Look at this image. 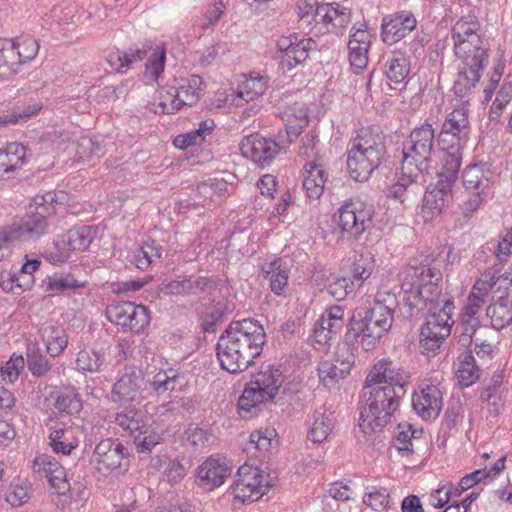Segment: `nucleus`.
Returning <instances> with one entry per match:
<instances>
[{
	"instance_id": "nucleus-1",
	"label": "nucleus",
	"mask_w": 512,
	"mask_h": 512,
	"mask_svg": "<svg viewBox=\"0 0 512 512\" xmlns=\"http://www.w3.org/2000/svg\"><path fill=\"white\" fill-rule=\"evenodd\" d=\"M265 342L266 333L259 321H232L216 345L220 367L231 374L245 371L261 355Z\"/></svg>"
},
{
	"instance_id": "nucleus-2",
	"label": "nucleus",
	"mask_w": 512,
	"mask_h": 512,
	"mask_svg": "<svg viewBox=\"0 0 512 512\" xmlns=\"http://www.w3.org/2000/svg\"><path fill=\"white\" fill-rule=\"evenodd\" d=\"M399 299L409 318L418 316L427 305L435 307L442 295V273L429 256L413 259L399 273Z\"/></svg>"
},
{
	"instance_id": "nucleus-3",
	"label": "nucleus",
	"mask_w": 512,
	"mask_h": 512,
	"mask_svg": "<svg viewBox=\"0 0 512 512\" xmlns=\"http://www.w3.org/2000/svg\"><path fill=\"white\" fill-rule=\"evenodd\" d=\"M287 141L276 142L258 133L245 136L240 142L243 156L261 167L270 165L279 152L290 145L309 123L308 111L303 106L288 107L282 112Z\"/></svg>"
},
{
	"instance_id": "nucleus-4",
	"label": "nucleus",
	"mask_w": 512,
	"mask_h": 512,
	"mask_svg": "<svg viewBox=\"0 0 512 512\" xmlns=\"http://www.w3.org/2000/svg\"><path fill=\"white\" fill-rule=\"evenodd\" d=\"M387 154L386 135L379 127H362L349 142L347 169L357 182L367 181Z\"/></svg>"
},
{
	"instance_id": "nucleus-5",
	"label": "nucleus",
	"mask_w": 512,
	"mask_h": 512,
	"mask_svg": "<svg viewBox=\"0 0 512 512\" xmlns=\"http://www.w3.org/2000/svg\"><path fill=\"white\" fill-rule=\"evenodd\" d=\"M406 391L387 389L380 386L364 384L362 397L364 405L360 411V427L364 432L381 430L392 422L398 412Z\"/></svg>"
},
{
	"instance_id": "nucleus-6",
	"label": "nucleus",
	"mask_w": 512,
	"mask_h": 512,
	"mask_svg": "<svg viewBox=\"0 0 512 512\" xmlns=\"http://www.w3.org/2000/svg\"><path fill=\"white\" fill-rule=\"evenodd\" d=\"M284 382L280 366L265 365L255 373L238 400V413L243 419L256 416L263 406L272 402Z\"/></svg>"
},
{
	"instance_id": "nucleus-7",
	"label": "nucleus",
	"mask_w": 512,
	"mask_h": 512,
	"mask_svg": "<svg viewBox=\"0 0 512 512\" xmlns=\"http://www.w3.org/2000/svg\"><path fill=\"white\" fill-rule=\"evenodd\" d=\"M470 132L468 110L464 105L454 108L445 116L436 138L440 150L444 153L443 162L450 166H461L463 150Z\"/></svg>"
},
{
	"instance_id": "nucleus-8",
	"label": "nucleus",
	"mask_w": 512,
	"mask_h": 512,
	"mask_svg": "<svg viewBox=\"0 0 512 512\" xmlns=\"http://www.w3.org/2000/svg\"><path fill=\"white\" fill-rule=\"evenodd\" d=\"M324 0H298V16L308 24L314 23L317 33H333L341 36L351 22L349 8Z\"/></svg>"
},
{
	"instance_id": "nucleus-9",
	"label": "nucleus",
	"mask_w": 512,
	"mask_h": 512,
	"mask_svg": "<svg viewBox=\"0 0 512 512\" xmlns=\"http://www.w3.org/2000/svg\"><path fill=\"white\" fill-rule=\"evenodd\" d=\"M435 130L426 120L416 126L402 144V164L405 169L428 171L434 153Z\"/></svg>"
},
{
	"instance_id": "nucleus-10",
	"label": "nucleus",
	"mask_w": 512,
	"mask_h": 512,
	"mask_svg": "<svg viewBox=\"0 0 512 512\" xmlns=\"http://www.w3.org/2000/svg\"><path fill=\"white\" fill-rule=\"evenodd\" d=\"M319 138L315 131L307 132L302 138L298 149V155L301 157H312L313 161L305 164V176L303 179V188L308 198L317 200L324 192V187L328 181V172L323 167L318 157Z\"/></svg>"
},
{
	"instance_id": "nucleus-11",
	"label": "nucleus",
	"mask_w": 512,
	"mask_h": 512,
	"mask_svg": "<svg viewBox=\"0 0 512 512\" xmlns=\"http://www.w3.org/2000/svg\"><path fill=\"white\" fill-rule=\"evenodd\" d=\"M367 313L364 307H357L349 318L344 336L348 345L364 351L373 350L387 333L377 321L369 318Z\"/></svg>"
},
{
	"instance_id": "nucleus-12",
	"label": "nucleus",
	"mask_w": 512,
	"mask_h": 512,
	"mask_svg": "<svg viewBox=\"0 0 512 512\" xmlns=\"http://www.w3.org/2000/svg\"><path fill=\"white\" fill-rule=\"evenodd\" d=\"M269 476L260 468L247 463L240 466L235 475L231 492L234 499L242 503L259 500L271 487Z\"/></svg>"
},
{
	"instance_id": "nucleus-13",
	"label": "nucleus",
	"mask_w": 512,
	"mask_h": 512,
	"mask_svg": "<svg viewBox=\"0 0 512 512\" xmlns=\"http://www.w3.org/2000/svg\"><path fill=\"white\" fill-rule=\"evenodd\" d=\"M373 214L371 205L359 198H352L338 208L334 218L343 234L358 239L370 227Z\"/></svg>"
},
{
	"instance_id": "nucleus-14",
	"label": "nucleus",
	"mask_w": 512,
	"mask_h": 512,
	"mask_svg": "<svg viewBox=\"0 0 512 512\" xmlns=\"http://www.w3.org/2000/svg\"><path fill=\"white\" fill-rule=\"evenodd\" d=\"M147 57L145 64L146 77L151 81H157L164 71L166 62V49L162 46L153 47L151 42H145L141 47H129L116 55L119 62L118 70L131 68Z\"/></svg>"
},
{
	"instance_id": "nucleus-15",
	"label": "nucleus",
	"mask_w": 512,
	"mask_h": 512,
	"mask_svg": "<svg viewBox=\"0 0 512 512\" xmlns=\"http://www.w3.org/2000/svg\"><path fill=\"white\" fill-rule=\"evenodd\" d=\"M174 85H169L165 92L170 100L160 101L154 109L155 113L173 114L184 106L196 103L203 91V80L199 75H191L188 78L174 80Z\"/></svg>"
},
{
	"instance_id": "nucleus-16",
	"label": "nucleus",
	"mask_w": 512,
	"mask_h": 512,
	"mask_svg": "<svg viewBox=\"0 0 512 512\" xmlns=\"http://www.w3.org/2000/svg\"><path fill=\"white\" fill-rule=\"evenodd\" d=\"M459 165L450 166L443 162L441 170L438 172V181L430 190H427L423 199L422 211L431 218L441 214L452 199V188L458 179L460 170Z\"/></svg>"
},
{
	"instance_id": "nucleus-17",
	"label": "nucleus",
	"mask_w": 512,
	"mask_h": 512,
	"mask_svg": "<svg viewBox=\"0 0 512 512\" xmlns=\"http://www.w3.org/2000/svg\"><path fill=\"white\" fill-rule=\"evenodd\" d=\"M352 345L344 342L339 345L333 354L319 362L317 367L320 382L326 388H335L341 380H344L351 372L355 364V355Z\"/></svg>"
},
{
	"instance_id": "nucleus-18",
	"label": "nucleus",
	"mask_w": 512,
	"mask_h": 512,
	"mask_svg": "<svg viewBox=\"0 0 512 512\" xmlns=\"http://www.w3.org/2000/svg\"><path fill=\"white\" fill-rule=\"evenodd\" d=\"M105 314L111 323L120 326L124 332L134 334L143 332L150 322L147 308L129 301L108 305Z\"/></svg>"
},
{
	"instance_id": "nucleus-19",
	"label": "nucleus",
	"mask_w": 512,
	"mask_h": 512,
	"mask_svg": "<svg viewBox=\"0 0 512 512\" xmlns=\"http://www.w3.org/2000/svg\"><path fill=\"white\" fill-rule=\"evenodd\" d=\"M110 398L115 403L146 399L147 387L143 371L135 366H126L114 383Z\"/></svg>"
},
{
	"instance_id": "nucleus-20",
	"label": "nucleus",
	"mask_w": 512,
	"mask_h": 512,
	"mask_svg": "<svg viewBox=\"0 0 512 512\" xmlns=\"http://www.w3.org/2000/svg\"><path fill=\"white\" fill-rule=\"evenodd\" d=\"M410 374L398 362L390 359L378 360L366 376L364 384L407 392Z\"/></svg>"
},
{
	"instance_id": "nucleus-21",
	"label": "nucleus",
	"mask_w": 512,
	"mask_h": 512,
	"mask_svg": "<svg viewBox=\"0 0 512 512\" xmlns=\"http://www.w3.org/2000/svg\"><path fill=\"white\" fill-rule=\"evenodd\" d=\"M314 45L315 42L311 38L299 40L295 33L280 37L276 42V58L279 60V69L283 73H287L303 63Z\"/></svg>"
},
{
	"instance_id": "nucleus-22",
	"label": "nucleus",
	"mask_w": 512,
	"mask_h": 512,
	"mask_svg": "<svg viewBox=\"0 0 512 512\" xmlns=\"http://www.w3.org/2000/svg\"><path fill=\"white\" fill-rule=\"evenodd\" d=\"M48 216L29 209L25 217L15 220L12 224L1 229L0 239H15L30 241L38 239L47 232Z\"/></svg>"
},
{
	"instance_id": "nucleus-23",
	"label": "nucleus",
	"mask_w": 512,
	"mask_h": 512,
	"mask_svg": "<svg viewBox=\"0 0 512 512\" xmlns=\"http://www.w3.org/2000/svg\"><path fill=\"white\" fill-rule=\"evenodd\" d=\"M39 48L38 41L31 36H20L8 41L3 46L2 58L9 74H16L23 63L33 60Z\"/></svg>"
},
{
	"instance_id": "nucleus-24",
	"label": "nucleus",
	"mask_w": 512,
	"mask_h": 512,
	"mask_svg": "<svg viewBox=\"0 0 512 512\" xmlns=\"http://www.w3.org/2000/svg\"><path fill=\"white\" fill-rule=\"evenodd\" d=\"M128 455V449L117 438H104L94 448L91 462L104 474L121 466Z\"/></svg>"
},
{
	"instance_id": "nucleus-25",
	"label": "nucleus",
	"mask_w": 512,
	"mask_h": 512,
	"mask_svg": "<svg viewBox=\"0 0 512 512\" xmlns=\"http://www.w3.org/2000/svg\"><path fill=\"white\" fill-rule=\"evenodd\" d=\"M216 289V281L205 276L178 277L165 284L167 295L182 298H202Z\"/></svg>"
},
{
	"instance_id": "nucleus-26",
	"label": "nucleus",
	"mask_w": 512,
	"mask_h": 512,
	"mask_svg": "<svg viewBox=\"0 0 512 512\" xmlns=\"http://www.w3.org/2000/svg\"><path fill=\"white\" fill-rule=\"evenodd\" d=\"M425 309L428 315L421 329L426 330L428 335H439L440 338H447L451 333L453 324L452 315L455 309L453 300L443 298L437 301L435 307L427 305Z\"/></svg>"
},
{
	"instance_id": "nucleus-27",
	"label": "nucleus",
	"mask_w": 512,
	"mask_h": 512,
	"mask_svg": "<svg viewBox=\"0 0 512 512\" xmlns=\"http://www.w3.org/2000/svg\"><path fill=\"white\" fill-rule=\"evenodd\" d=\"M417 26L414 14L408 10H402L382 19L381 38L388 45L395 44L409 35Z\"/></svg>"
},
{
	"instance_id": "nucleus-28",
	"label": "nucleus",
	"mask_w": 512,
	"mask_h": 512,
	"mask_svg": "<svg viewBox=\"0 0 512 512\" xmlns=\"http://www.w3.org/2000/svg\"><path fill=\"white\" fill-rule=\"evenodd\" d=\"M424 172V170H418V168L405 169L404 164H402L401 174L397 182L389 186L387 196L399 200L401 203L416 198L423 191Z\"/></svg>"
},
{
	"instance_id": "nucleus-29",
	"label": "nucleus",
	"mask_w": 512,
	"mask_h": 512,
	"mask_svg": "<svg viewBox=\"0 0 512 512\" xmlns=\"http://www.w3.org/2000/svg\"><path fill=\"white\" fill-rule=\"evenodd\" d=\"M442 393L435 385H427L412 397L414 411L423 420H435L442 409Z\"/></svg>"
},
{
	"instance_id": "nucleus-30",
	"label": "nucleus",
	"mask_w": 512,
	"mask_h": 512,
	"mask_svg": "<svg viewBox=\"0 0 512 512\" xmlns=\"http://www.w3.org/2000/svg\"><path fill=\"white\" fill-rule=\"evenodd\" d=\"M345 325L344 309L335 305L326 309L314 324V338L319 344H326L339 334Z\"/></svg>"
},
{
	"instance_id": "nucleus-31",
	"label": "nucleus",
	"mask_w": 512,
	"mask_h": 512,
	"mask_svg": "<svg viewBox=\"0 0 512 512\" xmlns=\"http://www.w3.org/2000/svg\"><path fill=\"white\" fill-rule=\"evenodd\" d=\"M455 56L468 68L485 69L488 64V47L484 41H462L454 44Z\"/></svg>"
},
{
	"instance_id": "nucleus-32",
	"label": "nucleus",
	"mask_w": 512,
	"mask_h": 512,
	"mask_svg": "<svg viewBox=\"0 0 512 512\" xmlns=\"http://www.w3.org/2000/svg\"><path fill=\"white\" fill-rule=\"evenodd\" d=\"M181 373L174 368L154 370L145 377L147 396L151 393L157 396L177 390L182 385Z\"/></svg>"
},
{
	"instance_id": "nucleus-33",
	"label": "nucleus",
	"mask_w": 512,
	"mask_h": 512,
	"mask_svg": "<svg viewBox=\"0 0 512 512\" xmlns=\"http://www.w3.org/2000/svg\"><path fill=\"white\" fill-rule=\"evenodd\" d=\"M231 467L221 459L210 457L197 470L200 485L207 490L221 486L230 475Z\"/></svg>"
},
{
	"instance_id": "nucleus-34",
	"label": "nucleus",
	"mask_w": 512,
	"mask_h": 512,
	"mask_svg": "<svg viewBox=\"0 0 512 512\" xmlns=\"http://www.w3.org/2000/svg\"><path fill=\"white\" fill-rule=\"evenodd\" d=\"M397 304V299L394 294L384 293L378 294L370 307H366L365 311L368 312V317L377 321L379 326L388 332L393 323L394 309Z\"/></svg>"
},
{
	"instance_id": "nucleus-35",
	"label": "nucleus",
	"mask_w": 512,
	"mask_h": 512,
	"mask_svg": "<svg viewBox=\"0 0 512 512\" xmlns=\"http://www.w3.org/2000/svg\"><path fill=\"white\" fill-rule=\"evenodd\" d=\"M494 174L486 163L472 164L465 168L462 174L465 191H480L490 194Z\"/></svg>"
},
{
	"instance_id": "nucleus-36",
	"label": "nucleus",
	"mask_w": 512,
	"mask_h": 512,
	"mask_svg": "<svg viewBox=\"0 0 512 512\" xmlns=\"http://www.w3.org/2000/svg\"><path fill=\"white\" fill-rule=\"evenodd\" d=\"M483 71L480 68H468L464 65L459 67L452 91L462 101V105L468 103L470 96L475 93Z\"/></svg>"
},
{
	"instance_id": "nucleus-37",
	"label": "nucleus",
	"mask_w": 512,
	"mask_h": 512,
	"mask_svg": "<svg viewBox=\"0 0 512 512\" xmlns=\"http://www.w3.org/2000/svg\"><path fill=\"white\" fill-rule=\"evenodd\" d=\"M381 69L391 83H403L410 73V59L400 51L390 52L383 56Z\"/></svg>"
},
{
	"instance_id": "nucleus-38",
	"label": "nucleus",
	"mask_w": 512,
	"mask_h": 512,
	"mask_svg": "<svg viewBox=\"0 0 512 512\" xmlns=\"http://www.w3.org/2000/svg\"><path fill=\"white\" fill-rule=\"evenodd\" d=\"M48 438L52 450L57 454L70 455L79 445L74 429L63 423L50 425Z\"/></svg>"
},
{
	"instance_id": "nucleus-39",
	"label": "nucleus",
	"mask_w": 512,
	"mask_h": 512,
	"mask_svg": "<svg viewBox=\"0 0 512 512\" xmlns=\"http://www.w3.org/2000/svg\"><path fill=\"white\" fill-rule=\"evenodd\" d=\"M47 351H43L37 342H30L26 349V364L35 378L47 377L53 370L54 359Z\"/></svg>"
},
{
	"instance_id": "nucleus-40",
	"label": "nucleus",
	"mask_w": 512,
	"mask_h": 512,
	"mask_svg": "<svg viewBox=\"0 0 512 512\" xmlns=\"http://www.w3.org/2000/svg\"><path fill=\"white\" fill-rule=\"evenodd\" d=\"M310 421L308 438L314 443H322L328 438L334 428V412L328 410L324 406H321L314 410Z\"/></svg>"
},
{
	"instance_id": "nucleus-41",
	"label": "nucleus",
	"mask_w": 512,
	"mask_h": 512,
	"mask_svg": "<svg viewBox=\"0 0 512 512\" xmlns=\"http://www.w3.org/2000/svg\"><path fill=\"white\" fill-rule=\"evenodd\" d=\"M113 422L132 437L139 431H145L149 419L144 411L129 405L114 414Z\"/></svg>"
},
{
	"instance_id": "nucleus-42",
	"label": "nucleus",
	"mask_w": 512,
	"mask_h": 512,
	"mask_svg": "<svg viewBox=\"0 0 512 512\" xmlns=\"http://www.w3.org/2000/svg\"><path fill=\"white\" fill-rule=\"evenodd\" d=\"M96 233V229L92 226L74 227L59 237V245L68 249L69 252L85 251Z\"/></svg>"
},
{
	"instance_id": "nucleus-43",
	"label": "nucleus",
	"mask_w": 512,
	"mask_h": 512,
	"mask_svg": "<svg viewBox=\"0 0 512 512\" xmlns=\"http://www.w3.org/2000/svg\"><path fill=\"white\" fill-rule=\"evenodd\" d=\"M262 272L264 277L268 278L270 281L271 291L278 296L284 295L285 289L288 286L290 273L287 263L281 258H276L273 261L266 263L262 267Z\"/></svg>"
},
{
	"instance_id": "nucleus-44",
	"label": "nucleus",
	"mask_w": 512,
	"mask_h": 512,
	"mask_svg": "<svg viewBox=\"0 0 512 512\" xmlns=\"http://www.w3.org/2000/svg\"><path fill=\"white\" fill-rule=\"evenodd\" d=\"M268 79L264 76L256 72H252L249 74V77H246L245 80L238 86L236 97L233 99V102L239 106L242 105L243 102L252 101L261 95L267 89Z\"/></svg>"
},
{
	"instance_id": "nucleus-45",
	"label": "nucleus",
	"mask_w": 512,
	"mask_h": 512,
	"mask_svg": "<svg viewBox=\"0 0 512 512\" xmlns=\"http://www.w3.org/2000/svg\"><path fill=\"white\" fill-rule=\"evenodd\" d=\"M28 160L27 148L21 143H9L4 149L0 150V167L3 168L6 174L21 169L27 164Z\"/></svg>"
},
{
	"instance_id": "nucleus-46",
	"label": "nucleus",
	"mask_w": 512,
	"mask_h": 512,
	"mask_svg": "<svg viewBox=\"0 0 512 512\" xmlns=\"http://www.w3.org/2000/svg\"><path fill=\"white\" fill-rule=\"evenodd\" d=\"M454 44L462 41H482L481 25L475 15L461 17L452 28Z\"/></svg>"
},
{
	"instance_id": "nucleus-47",
	"label": "nucleus",
	"mask_w": 512,
	"mask_h": 512,
	"mask_svg": "<svg viewBox=\"0 0 512 512\" xmlns=\"http://www.w3.org/2000/svg\"><path fill=\"white\" fill-rule=\"evenodd\" d=\"M493 328L501 330L512 323V297L501 296L491 303L486 310Z\"/></svg>"
},
{
	"instance_id": "nucleus-48",
	"label": "nucleus",
	"mask_w": 512,
	"mask_h": 512,
	"mask_svg": "<svg viewBox=\"0 0 512 512\" xmlns=\"http://www.w3.org/2000/svg\"><path fill=\"white\" fill-rule=\"evenodd\" d=\"M41 337L46 351L51 357H58L67 348L68 335L62 326L47 325L41 329Z\"/></svg>"
},
{
	"instance_id": "nucleus-49",
	"label": "nucleus",
	"mask_w": 512,
	"mask_h": 512,
	"mask_svg": "<svg viewBox=\"0 0 512 512\" xmlns=\"http://www.w3.org/2000/svg\"><path fill=\"white\" fill-rule=\"evenodd\" d=\"M52 398L55 409L60 413L74 415L83 408L81 396L74 387L62 389L52 394Z\"/></svg>"
},
{
	"instance_id": "nucleus-50",
	"label": "nucleus",
	"mask_w": 512,
	"mask_h": 512,
	"mask_svg": "<svg viewBox=\"0 0 512 512\" xmlns=\"http://www.w3.org/2000/svg\"><path fill=\"white\" fill-rule=\"evenodd\" d=\"M162 255V246L155 240L145 241L133 253L131 263L140 270H147L153 263L158 261Z\"/></svg>"
},
{
	"instance_id": "nucleus-51",
	"label": "nucleus",
	"mask_w": 512,
	"mask_h": 512,
	"mask_svg": "<svg viewBox=\"0 0 512 512\" xmlns=\"http://www.w3.org/2000/svg\"><path fill=\"white\" fill-rule=\"evenodd\" d=\"M480 372L481 370L471 352H465L459 356L456 376L461 387L473 385L479 379Z\"/></svg>"
},
{
	"instance_id": "nucleus-52",
	"label": "nucleus",
	"mask_w": 512,
	"mask_h": 512,
	"mask_svg": "<svg viewBox=\"0 0 512 512\" xmlns=\"http://www.w3.org/2000/svg\"><path fill=\"white\" fill-rule=\"evenodd\" d=\"M105 362V355L96 350L83 349L77 353L75 360L76 370L85 373H96L101 370Z\"/></svg>"
},
{
	"instance_id": "nucleus-53",
	"label": "nucleus",
	"mask_w": 512,
	"mask_h": 512,
	"mask_svg": "<svg viewBox=\"0 0 512 512\" xmlns=\"http://www.w3.org/2000/svg\"><path fill=\"white\" fill-rule=\"evenodd\" d=\"M41 107L37 104L28 105L27 107H18L13 110L0 112V129L8 125H14L20 121H27L34 116Z\"/></svg>"
},
{
	"instance_id": "nucleus-54",
	"label": "nucleus",
	"mask_w": 512,
	"mask_h": 512,
	"mask_svg": "<svg viewBox=\"0 0 512 512\" xmlns=\"http://www.w3.org/2000/svg\"><path fill=\"white\" fill-rule=\"evenodd\" d=\"M136 450L140 454H149L153 448L163 441L161 434L150 429L149 423H147L145 431H139L132 436Z\"/></svg>"
},
{
	"instance_id": "nucleus-55",
	"label": "nucleus",
	"mask_w": 512,
	"mask_h": 512,
	"mask_svg": "<svg viewBox=\"0 0 512 512\" xmlns=\"http://www.w3.org/2000/svg\"><path fill=\"white\" fill-rule=\"evenodd\" d=\"M509 273H504L502 276L496 277L495 273L490 275L489 280L479 279L475 282L469 297H479L483 302L487 301V297L491 289L495 286L496 282L500 279L507 285H512V279Z\"/></svg>"
},
{
	"instance_id": "nucleus-56",
	"label": "nucleus",
	"mask_w": 512,
	"mask_h": 512,
	"mask_svg": "<svg viewBox=\"0 0 512 512\" xmlns=\"http://www.w3.org/2000/svg\"><path fill=\"white\" fill-rule=\"evenodd\" d=\"M41 262L38 259H27L26 262L21 266L19 270L16 271L18 281L17 286L19 287V291L24 292L25 290H29L34 282V272L40 267Z\"/></svg>"
},
{
	"instance_id": "nucleus-57",
	"label": "nucleus",
	"mask_w": 512,
	"mask_h": 512,
	"mask_svg": "<svg viewBox=\"0 0 512 512\" xmlns=\"http://www.w3.org/2000/svg\"><path fill=\"white\" fill-rule=\"evenodd\" d=\"M351 283V279L346 276H336L327 286V291L332 297L340 301L357 290Z\"/></svg>"
},
{
	"instance_id": "nucleus-58",
	"label": "nucleus",
	"mask_w": 512,
	"mask_h": 512,
	"mask_svg": "<svg viewBox=\"0 0 512 512\" xmlns=\"http://www.w3.org/2000/svg\"><path fill=\"white\" fill-rule=\"evenodd\" d=\"M373 271V265L368 259L360 258L355 261L351 269L352 285L358 290L364 282L371 276Z\"/></svg>"
},
{
	"instance_id": "nucleus-59",
	"label": "nucleus",
	"mask_w": 512,
	"mask_h": 512,
	"mask_svg": "<svg viewBox=\"0 0 512 512\" xmlns=\"http://www.w3.org/2000/svg\"><path fill=\"white\" fill-rule=\"evenodd\" d=\"M489 194H482L480 191H465L464 199L459 204V208L465 217L471 216L476 212L483 202L487 199Z\"/></svg>"
},
{
	"instance_id": "nucleus-60",
	"label": "nucleus",
	"mask_w": 512,
	"mask_h": 512,
	"mask_svg": "<svg viewBox=\"0 0 512 512\" xmlns=\"http://www.w3.org/2000/svg\"><path fill=\"white\" fill-rule=\"evenodd\" d=\"M25 360L22 355L13 354L12 357L1 367V377L5 382L14 383L24 369Z\"/></svg>"
},
{
	"instance_id": "nucleus-61",
	"label": "nucleus",
	"mask_w": 512,
	"mask_h": 512,
	"mask_svg": "<svg viewBox=\"0 0 512 512\" xmlns=\"http://www.w3.org/2000/svg\"><path fill=\"white\" fill-rule=\"evenodd\" d=\"M55 196V193L52 191H48L43 194H37L33 198L29 209H33V211L49 217L55 212Z\"/></svg>"
},
{
	"instance_id": "nucleus-62",
	"label": "nucleus",
	"mask_w": 512,
	"mask_h": 512,
	"mask_svg": "<svg viewBox=\"0 0 512 512\" xmlns=\"http://www.w3.org/2000/svg\"><path fill=\"white\" fill-rule=\"evenodd\" d=\"M185 439L195 451L202 450L208 444L211 435L202 427L190 426L185 430Z\"/></svg>"
},
{
	"instance_id": "nucleus-63",
	"label": "nucleus",
	"mask_w": 512,
	"mask_h": 512,
	"mask_svg": "<svg viewBox=\"0 0 512 512\" xmlns=\"http://www.w3.org/2000/svg\"><path fill=\"white\" fill-rule=\"evenodd\" d=\"M27 484L12 483L6 492L5 499L13 507H20L29 499Z\"/></svg>"
},
{
	"instance_id": "nucleus-64",
	"label": "nucleus",
	"mask_w": 512,
	"mask_h": 512,
	"mask_svg": "<svg viewBox=\"0 0 512 512\" xmlns=\"http://www.w3.org/2000/svg\"><path fill=\"white\" fill-rule=\"evenodd\" d=\"M8 266L9 265L7 263L0 265V287L6 293L19 295L22 291H19V287L17 286L18 281L16 280V271L12 270V268Z\"/></svg>"
}]
</instances>
